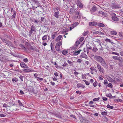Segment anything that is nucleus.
I'll return each instance as SVG.
<instances>
[{
    "label": "nucleus",
    "instance_id": "obj_1",
    "mask_svg": "<svg viewBox=\"0 0 123 123\" xmlns=\"http://www.w3.org/2000/svg\"><path fill=\"white\" fill-rule=\"evenodd\" d=\"M95 60L97 61L100 62L101 64L104 68H108V66L104 60L101 57L97 56L95 57Z\"/></svg>",
    "mask_w": 123,
    "mask_h": 123
},
{
    "label": "nucleus",
    "instance_id": "obj_2",
    "mask_svg": "<svg viewBox=\"0 0 123 123\" xmlns=\"http://www.w3.org/2000/svg\"><path fill=\"white\" fill-rule=\"evenodd\" d=\"M112 8L113 9H119L121 8V6L115 2L112 3L111 5Z\"/></svg>",
    "mask_w": 123,
    "mask_h": 123
},
{
    "label": "nucleus",
    "instance_id": "obj_3",
    "mask_svg": "<svg viewBox=\"0 0 123 123\" xmlns=\"http://www.w3.org/2000/svg\"><path fill=\"white\" fill-rule=\"evenodd\" d=\"M31 8L34 10L36 9L37 7H39V2L38 1L35 2H33L31 4Z\"/></svg>",
    "mask_w": 123,
    "mask_h": 123
},
{
    "label": "nucleus",
    "instance_id": "obj_4",
    "mask_svg": "<svg viewBox=\"0 0 123 123\" xmlns=\"http://www.w3.org/2000/svg\"><path fill=\"white\" fill-rule=\"evenodd\" d=\"M62 42L59 41L57 42L55 45V48L57 51H59L60 50V47L62 45Z\"/></svg>",
    "mask_w": 123,
    "mask_h": 123
},
{
    "label": "nucleus",
    "instance_id": "obj_5",
    "mask_svg": "<svg viewBox=\"0 0 123 123\" xmlns=\"http://www.w3.org/2000/svg\"><path fill=\"white\" fill-rule=\"evenodd\" d=\"M97 67L99 71L101 72L104 74L105 73V71L103 68H101V65L99 64H97Z\"/></svg>",
    "mask_w": 123,
    "mask_h": 123
},
{
    "label": "nucleus",
    "instance_id": "obj_6",
    "mask_svg": "<svg viewBox=\"0 0 123 123\" xmlns=\"http://www.w3.org/2000/svg\"><path fill=\"white\" fill-rule=\"evenodd\" d=\"M31 50L33 52H38L39 50L37 49V48L35 46H31L29 50Z\"/></svg>",
    "mask_w": 123,
    "mask_h": 123
},
{
    "label": "nucleus",
    "instance_id": "obj_7",
    "mask_svg": "<svg viewBox=\"0 0 123 123\" xmlns=\"http://www.w3.org/2000/svg\"><path fill=\"white\" fill-rule=\"evenodd\" d=\"M78 24L79 23L77 22L74 23L70 27V30H71L72 29L76 27Z\"/></svg>",
    "mask_w": 123,
    "mask_h": 123
},
{
    "label": "nucleus",
    "instance_id": "obj_8",
    "mask_svg": "<svg viewBox=\"0 0 123 123\" xmlns=\"http://www.w3.org/2000/svg\"><path fill=\"white\" fill-rule=\"evenodd\" d=\"M20 65L21 67L25 69L28 68V67L27 65L24 62H21L20 63Z\"/></svg>",
    "mask_w": 123,
    "mask_h": 123
},
{
    "label": "nucleus",
    "instance_id": "obj_9",
    "mask_svg": "<svg viewBox=\"0 0 123 123\" xmlns=\"http://www.w3.org/2000/svg\"><path fill=\"white\" fill-rule=\"evenodd\" d=\"M25 44L26 47V48H27V49L29 50L31 46L30 43L29 42H26L25 43Z\"/></svg>",
    "mask_w": 123,
    "mask_h": 123
},
{
    "label": "nucleus",
    "instance_id": "obj_10",
    "mask_svg": "<svg viewBox=\"0 0 123 123\" xmlns=\"http://www.w3.org/2000/svg\"><path fill=\"white\" fill-rule=\"evenodd\" d=\"M76 4L80 8H82L83 7L82 5L79 0H77L76 2Z\"/></svg>",
    "mask_w": 123,
    "mask_h": 123
},
{
    "label": "nucleus",
    "instance_id": "obj_11",
    "mask_svg": "<svg viewBox=\"0 0 123 123\" xmlns=\"http://www.w3.org/2000/svg\"><path fill=\"white\" fill-rule=\"evenodd\" d=\"M97 23L95 21L90 22L89 23V25L91 26H95L97 25Z\"/></svg>",
    "mask_w": 123,
    "mask_h": 123
},
{
    "label": "nucleus",
    "instance_id": "obj_12",
    "mask_svg": "<svg viewBox=\"0 0 123 123\" xmlns=\"http://www.w3.org/2000/svg\"><path fill=\"white\" fill-rule=\"evenodd\" d=\"M19 46L20 47L21 49H23L25 51L27 50V48L24 45L22 44H20L19 45Z\"/></svg>",
    "mask_w": 123,
    "mask_h": 123
},
{
    "label": "nucleus",
    "instance_id": "obj_13",
    "mask_svg": "<svg viewBox=\"0 0 123 123\" xmlns=\"http://www.w3.org/2000/svg\"><path fill=\"white\" fill-rule=\"evenodd\" d=\"M62 37V35H59L55 38V41L56 42H59L61 39Z\"/></svg>",
    "mask_w": 123,
    "mask_h": 123
},
{
    "label": "nucleus",
    "instance_id": "obj_14",
    "mask_svg": "<svg viewBox=\"0 0 123 123\" xmlns=\"http://www.w3.org/2000/svg\"><path fill=\"white\" fill-rule=\"evenodd\" d=\"M97 9V8L95 6H94L92 8L90 11L92 13L95 12V11H96Z\"/></svg>",
    "mask_w": 123,
    "mask_h": 123
},
{
    "label": "nucleus",
    "instance_id": "obj_15",
    "mask_svg": "<svg viewBox=\"0 0 123 123\" xmlns=\"http://www.w3.org/2000/svg\"><path fill=\"white\" fill-rule=\"evenodd\" d=\"M2 41L4 43H6L8 45H9L10 44V43L8 40L7 39H2Z\"/></svg>",
    "mask_w": 123,
    "mask_h": 123
},
{
    "label": "nucleus",
    "instance_id": "obj_16",
    "mask_svg": "<svg viewBox=\"0 0 123 123\" xmlns=\"http://www.w3.org/2000/svg\"><path fill=\"white\" fill-rule=\"evenodd\" d=\"M113 21H118L119 19L117 17L115 16H112L111 17Z\"/></svg>",
    "mask_w": 123,
    "mask_h": 123
},
{
    "label": "nucleus",
    "instance_id": "obj_17",
    "mask_svg": "<svg viewBox=\"0 0 123 123\" xmlns=\"http://www.w3.org/2000/svg\"><path fill=\"white\" fill-rule=\"evenodd\" d=\"M107 79L110 82H115V80L112 79L111 77H108L107 78Z\"/></svg>",
    "mask_w": 123,
    "mask_h": 123
},
{
    "label": "nucleus",
    "instance_id": "obj_18",
    "mask_svg": "<svg viewBox=\"0 0 123 123\" xmlns=\"http://www.w3.org/2000/svg\"><path fill=\"white\" fill-rule=\"evenodd\" d=\"M23 71L26 72H30L33 71L32 70H31L29 69H28L27 68H26V69H24Z\"/></svg>",
    "mask_w": 123,
    "mask_h": 123
},
{
    "label": "nucleus",
    "instance_id": "obj_19",
    "mask_svg": "<svg viewBox=\"0 0 123 123\" xmlns=\"http://www.w3.org/2000/svg\"><path fill=\"white\" fill-rule=\"evenodd\" d=\"M80 56L81 57L85 58H86L87 57V55L85 53H84L81 54L80 55Z\"/></svg>",
    "mask_w": 123,
    "mask_h": 123
},
{
    "label": "nucleus",
    "instance_id": "obj_20",
    "mask_svg": "<svg viewBox=\"0 0 123 123\" xmlns=\"http://www.w3.org/2000/svg\"><path fill=\"white\" fill-rule=\"evenodd\" d=\"M59 12H55L54 14V16L57 18H59Z\"/></svg>",
    "mask_w": 123,
    "mask_h": 123
},
{
    "label": "nucleus",
    "instance_id": "obj_21",
    "mask_svg": "<svg viewBox=\"0 0 123 123\" xmlns=\"http://www.w3.org/2000/svg\"><path fill=\"white\" fill-rule=\"evenodd\" d=\"M77 86L78 88H79L80 87L82 88H84L85 87L84 85L80 83L78 84L77 85Z\"/></svg>",
    "mask_w": 123,
    "mask_h": 123
},
{
    "label": "nucleus",
    "instance_id": "obj_22",
    "mask_svg": "<svg viewBox=\"0 0 123 123\" xmlns=\"http://www.w3.org/2000/svg\"><path fill=\"white\" fill-rule=\"evenodd\" d=\"M47 39V35H45L43 37L42 40L43 41H46Z\"/></svg>",
    "mask_w": 123,
    "mask_h": 123
},
{
    "label": "nucleus",
    "instance_id": "obj_23",
    "mask_svg": "<svg viewBox=\"0 0 123 123\" xmlns=\"http://www.w3.org/2000/svg\"><path fill=\"white\" fill-rule=\"evenodd\" d=\"M57 34V32H54L51 38L52 39H53L55 38V36Z\"/></svg>",
    "mask_w": 123,
    "mask_h": 123
},
{
    "label": "nucleus",
    "instance_id": "obj_24",
    "mask_svg": "<svg viewBox=\"0 0 123 123\" xmlns=\"http://www.w3.org/2000/svg\"><path fill=\"white\" fill-rule=\"evenodd\" d=\"M80 50H78L77 51H75L74 52V55H78L80 53Z\"/></svg>",
    "mask_w": 123,
    "mask_h": 123
},
{
    "label": "nucleus",
    "instance_id": "obj_25",
    "mask_svg": "<svg viewBox=\"0 0 123 123\" xmlns=\"http://www.w3.org/2000/svg\"><path fill=\"white\" fill-rule=\"evenodd\" d=\"M120 57H119L115 56H113L112 57V58L113 59L115 60H120L119 59H120Z\"/></svg>",
    "mask_w": 123,
    "mask_h": 123
},
{
    "label": "nucleus",
    "instance_id": "obj_26",
    "mask_svg": "<svg viewBox=\"0 0 123 123\" xmlns=\"http://www.w3.org/2000/svg\"><path fill=\"white\" fill-rule=\"evenodd\" d=\"M98 25L99 27H103L105 26L102 23H99L98 24Z\"/></svg>",
    "mask_w": 123,
    "mask_h": 123
},
{
    "label": "nucleus",
    "instance_id": "obj_27",
    "mask_svg": "<svg viewBox=\"0 0 123 123\" xmlns=\"http://www.w3.org/2000/svg\"><path fill=\"white\" fill-rule=\"evenodd\" d=\"M12 80L13 82H16L18 81V79L16 77H14L12 79Z\"/></svg>",
    "mask_w": 123,
    "mask_h": 123
},
{
    "label": "nucleus",
    "instance_id": "obj_28",
    "mask_svg": "<svg viewBox=\"0 0 123 123\" xmlns=\"http://www.w3.org/2000/svg\"><path fill=\"white\" fill-rule=\"evenodd\" d=\"M50 47L52 51H54V46L52 43H51L50 44Z\"/></svg>",
    "mask_w": 123,
    "mask_h": 123
},
{
    "label": "nucleus",
    "instance_id": "obj_29",
    "mask_svg": "<svg viewBox=\"0 0 123 123\" xmlns=\"http://www.w3.org/2000/svg\"><path fill=\"white\" fill-rule=\"evenodd\" d=\"M111 34L113 35H115L117 34V32L115 31H112L111 32Z\"/></svg>",
    "mask_w": 123,
    "mask_h": 123
},
{
    "label": "nucleus",
    "instance_id": "obj_30",
    "mask_svg": "<svg viewBox=\"0 0 123 123\" xmlns=\"http://www.w3.org/2000/svg\"><path fill=\"white\" fill-rule=\"evenodd\" d=\"M93 103L92 101H90L89 103L90 106L92 107H93L94 106L93 105Z\"/></svg>",
    "mask_w": 123,
    "mask_h": 123
},
{
    "label": "nucleus",
    "instance_id": "obj_31",
    "mask_svg": "<svg viewBox=\"0 0 123 123\" xmlns=\"http://www.w3.org/2000/svg\"><path fill=\"white\" fill-rule=\"evenodd\" d=\"M67 62L70 65V66H73V62L69 60H67Z\"/></svg>",
    "mask_w": 123,
    "mask_h": 123
},
{
    "label": "nucleus",
    "instance_id": "obj_32",
    "mask_svg": "<svg viewBox=\"0 0 123 123\" xmlns=\"http://www.w3.org/2000/svg\"><path fill=\"white\" fill-rule=\"evenodd\" d=\"M88 31H84L83 33V35L84 36H86L88 34Z\"/></svg>",
    "mask_w": 123,
    "mask_h": 123
},
{
    "label": "nucleus",
    "instance_id": "obj_33",
    "mask_svg": "<svg viewBox=\"0 0 123 123\" xmlns=\"http://www.w3.org/2000/svg\"><path fill=\"white\" fill-rule=\"evenodd\" d=\"M107 107L108 108H109L111 109H112L114 108V107L113 106H111L109 104H108L107 106Z\"/></svg>",
    "mask_w": 123,
    "mask_h": 123
},
{
    "label": "nucleus",
    "instance_id": "obj_34",
    "mask_svg": "<svg viewBox=\"0 0 123 123\" xmlns=\"http://www.w3.org/2000/svg\"><path fill=\"white\" fill-rule=\"evenodd\" d=\"M101 114L103 116H105L107 114V112L105 111L102 112L101 113Z\"/></svg>",
    "mask_w": 123,
    "mask_h": 123
},
{
    "label": "nucleus",
    "instance_id": "obj_35",
    "mask_svg": "<svg viewBox=\"0 0 123 123\" xmlns=\"http://www.w3.org/2000/svg\"><path fill=\"white\" fill-rule=\"evenodd\" d=\"M99 12H101V13L102 15V16L105 17L106 16V14L104 12H102L101 11H99Z\"/></svg>",
    "mask_w": 123,
    "mask_h": 123
},
{
    "label": "nucleus",
    "instance_id": "obj_36",
    "mask_svg": "<svg viewBox=\"0 0 123 123\" xmlns=\"http://www.w3.org/2000/svg\"><path fill=\"white\" fill-rule=\"evenodd\" d=\"M62 54L64 55L67 54L68 53V51L66 50H63L62 51Z\"/></svg>",
    "mask_w": 123,
    "mask_h": 123
},
{
    "label": "nucleus",
    "instance_id": "obj_37",
    "mask_svg": "<svg viewBox=\"0 0 123 123\" xmlns=\"http://www.w3.org/2000/svg\"><path fill=\"white\" fill-rule=\"evenodd\" d=\"M53 10L55 12H59L58 8L57 7L54 8Z\"/></svg>",
    "mask_w": 123,
    "mask_h": 123
},
{
    "label": "nucleus",
    "instance_id": "obj_38",
    "mask_svg": "<svg viewBox=\"0 0 123 123\" xmlns=\"http://www.w3.org/2000/svg\"><path fill=\"white\" fill-rule=\"evenodd\" d=\"M83 81L85 82V84L86 85H89L90 83L88 81L85 80H83Z\"/></svg>",
    "mask_w": 123,
    "mask_h": 123
},
{
    "label": "nucleus",
    "instance_id": "obj_39",
    "mask_svg": "<svg viewBox=\"0 0 123 123\" xmlns=\"http://www.w3.org/2000/svg\"><path fill=\"white\" fill-rule=\"evenodd\" d=\"M98 50L97 48L95 47H93L92 49V51L94 52H96Z\"/></svg>",
    "mask_w": 123,
    "mask_h": 123
},
{
    "label": "nucleus",
    "instance_id": "obj_40",
    "mask_svg": "<svg viewBox=\"0 0 123 123\" xmlns=\"http://www.w3.org/2000/svg\"><path fill=\"white\" fill-rule=\"evenodd\" d=\"M100 99L99 97H98L97 98H95L93 99V101H98Z\"/></svg>",
    "mask_w": 123,
    "mask_h": 123
},
{
    "label": "nucleus",
    "instance_id": "obj_41",
    "mask_svg": "<svg viewBox=\"0 0 123 123\" xmlns=\"http://www.w3.org/2000/svg\"><path fill=\"white\" fill-rule=\"evenodd\" d=\"M107 86L111 88H112L113 87L112 84L111 83H109L108 85Z\"/></svg>",
    "mask_w": 123,
    "mask_h": 123
},
{
    "label": "nucleus",
    "instance_id": "obj_42",
    "mask_svg": "<svg viewBox=\"0 0 123 123\" xmlns=\"http://www.w3.org/2000/svg\"><path fill=\"white\" fill-rule=\"evenodd\" d=\"M13 14L12 16V18H14L15 17L16 13V12L15 11H13Z\"/></svg>",
    "mask_w": 123,
    "mask_h": 123
},
{
    "label": "nucleus",
    "instance_id": "obj_43",
    "mask_svg": "<svg viewBox=\"0 0 123 123\" xmlns=\"http://www.w3.org/2000/svg\"><path fill=\"white\" fill-rule=\"evenodd\" d=\"M68 64L66 62H64V63L62 65V66L64 67H65L67 66Z\"/></svg>",
    "mask_w": 123,
    "mask_h": 123
},
{
    "label": "nucleus",
    "instance_id": "obj_44",
    "mask_svg": "<svg viewBox=\"0 0 123 123\" xmlns=\"http://www.w3.org/2000/svg\"><path fill=\"white\" fill-rule=\"evenodd\" d=\"M31 31H34L35 28L34 26H32L31 27Z\"/></svg>",
    "mask_w": 123,
    "mask_h": 123
},
{
    "label": "nucleus",
    "instance_id": "obj_45",
    "mask_svg": "<svg viewBox=\"0 0 123 123\" xmlns=\"http://www.w3.org/2000/svg\"><path fill=\"white\" fill-rule=\"evenodd\" d=\"M105 40L106 42H110L111 43H112V42L111 41V40L109 39L108 38H106L105 39Z\"/></svg>",
    "mask_w": 123,
    "mask_h": 123
},
{
    "label": "nucleus",
    "instance_id": "obj_46",
    "mask_svg": "<svg viewBox=\"0 0 123 123\" xmlns=\"http://www.w3.org/2000/svg\"><path fill=\"white\" fill-rule=\"evenodd\" d=\"M19 79L21 80V81H23L24 79V76L22 75H20L19 77Z\"/></svg>",
    "mask_w": 123,
    "mask_h": 123
},
{
    "label": "nucleus",
    "instance_id": "obj_47",
    "mask_svg": "<svg viewBox=\"0 0 123 123\" xmlns=\"http://www.w3.org/2000/svg\"><path fill=\"white\" fill-rule=\"evenodd\" d=\"M107 96L109 97L110 98H111L112 97V95L111 93H109L107 95Z\"/></svg>",
    "mask_w": 123,
    "mask_h": 123
},
{
    "label": "nucleus",
    "instance_id": "obj_48",
    "mask_svg": "<svg viewBox=\"0 0 123 123\" xmlns=\"http://www.w3.org/2000/svg\"><path fill=\"white\" fill-rule=\"evenodd\" d=\"M80 41H77L76 43V46H78L80 44Z\"/></svg>",
    "mask_w": 123,
    "mask_h": 123
},
{
    "label": "nucleus",
    "instance_id": "obj_49",
    "mask_svg": "<svg viewBox=\"0 0 123 123\" xmlns=\"http://www.w3.org/2000/svg\"><path fill=\"white\" fill-rule=\"evenodd\" d=\"M18 103L19 104V105L20 106H23V104L21 103L20 101L19 100H18Z\"/></svg>",
    "mask_w": 123,
    "mask_h": 123
},
{
    "label": "nucleus",
    "instance_id": "obj_50",
    "mask_svg": "<svg viewBox=\"0 0 123 123\" xmlns=\"http://www.w3.org/2000/svg\"><path fill=\"white\" fill-rule=\"evenodd\" d=\"M84 39V37H81L80 38V42H82L83 41Z\"/></svg>",
    "mask_w": 123,
    "mask_h": 123
},
{
    "label": "nucleus",
    "instance_id": "obj_51",
    "mask_svg": "<svg viewBox=\"0 0 123 123\" xmlns=\"http://www.w3.org/2000/svg\"><path fill=\"white\" fill-rule=\"evenodd\" d=\"M98 83L97 81H96L94 82L93 84V85L95 87L97 86Z\"/></svg>",
    "mask_w": 123,
    "mask_h": 123
},
{
    "label": "nucleus",
    "instance_id": "obj_52",
    "mask_svg": "<svg viewBox=\"0 0 123 123\" xmlns=\"http://www.w3.org/2000/svg\"><path fill=\"white\" fill-rule=\"evenodd\" d=\"M0 116L1 117H6V115L4 114H0Z\"/></svg>",
    "mask_w": 123,
    "mask_h": 123
},
{
    "label": "nucleus",
    "instance_id": "obj_53",
    "mask_svg": "<svg viewBox=\"0 0 123 123\" xmlns=\"http://www.w3.org/2000/svg\"><path fill=\"white\" fill-rule=\"evenodd\" d=\"M114 80H115V82H116V81L118 82H119L120 81V80L116 78H114Z\"/></svg>",
    "mask_w": 123,
    "mask_h": 123
},
{
    "label": "nucleus",
    "instance_id": "obj_54",
    "mask_svg": "<svg viewBox=\"0 0 123 123\" xmlns=\"http://www.w3.org/2000/svg\"><path fill=\"white\" fill-rule=\"evenodd\" d=\"M112 54H113L115 55H116L118 56L119 55V54L118 53L115 52H113L112 53Z\"/></svg>",
    "mask_w": 123,
    "mask_h": 123
},
{
    "label": "nucleus",
    "instance_id": "obj_55",
    "mask_svg": "<svg viewBox=\"0 0 123 123\" xmlns=\"http://www.w3.org/2000/svg\"><path fill=\"white\" fill-rule=\"evenodd\" d=\"M50 84L53 86H54L55 84V83L54 82H52V81H50Z\"/></svg>",
    "mask_w": 123,
    "mask_h": 123
},
{
    "label": "nucleus",
    "instance_id": "obj_56",
    "mask_svg": "<svg viewBox=\"0 0 123 123\" xmlns=\"http://www.w3.org/2000/svg\"><path fill=\"white\" fill-rule=\"evenodd\" d=\"M115 101H116L118 102H121L122 101V100L121 99H116L115 100Z\"/></svg>",
    "mask_w": 123,
    "mask_h": 123
},
{
    "label": "nucleus",
    "instance_id": "obj_57",
    "mask_svg": "<svg viewBox=\"0 0 123 123\" xmlns=\"http://www.w3.org/2000/svg\"><path fill=\"white\" fill-rule=\"evenodd\" d=\"M34 76L35 78H37L38 74L37 73H35L34 74Z\"/></svg>",
    "mask_w": 123,
    "mask_h": 123
},
{
    "label": "nucleus",
    "instance_id": "obj_58",
    "mask_svg": "<svg viewBox=\"0 0 123 123\" xmlns=\"http://www.w3.org/2000/svg\"><path fill=\"white\" fill-rule=\"evenodd\" d=\"M28 60L27 58H25L23 60V61L24 62L26 63L28 62Z\"/></svg>",
    "mask_w": 123,
    "mask_h": 123
},
{
    "label": "nucleus",
    "instance_id": "obj_59",
    "mask_svg": "<svg viewBox=\"0 0 123 123\" xmlns=\"http://www.w3.org/2000/svg\"><path fill=\"white\" fill-rule=\"evenodd\" d=\"M55 75L57 77L58 76V74L57 72H55L54 73Z\"/></svg>",
    "mask_w": 123,
    "mask_h": 123
},
{
    "label": "nucleus",
    "instance_id": "obj_60",
    "mask_svg": "<svg viewBox=\"0 0 123 123\" xmlns=\"http://www.w3.org/2000/svg\"><path fill=\"white\" fill-rule=\"evenodd\" d=\"M75 14L76 15H77L78 16L79 15V14H80V12L78 11H76L75 12Z\"/></svg>",
    "mask_w": 123,
    "mask_h": 123
},
{
    "label": "nucleus",
    "instance_id": "obj_61",
    "mask_svg": "<svg viewBox=\"0 0 123 123\" xmlns=\"http://www.w3.org/2000/svg\"><path fill=\"white\" fill-rule=\"evenodd\" d=\"M74 71H75V72H74V74L75 75H78V74H79L76 71V70H74Z\"/></svg>",
    "mask_w": 123,
    "mask_h": 123
},
{
    "label": "nucleus",
    "instance_id": "obj_62",
    "mask_svg": "<svg viewBox=\"0 0 123 123\" xmlns=\"http://www.w3.org/2000/svg\"><path fill=\"white\" fill-rule=\"evenodd\" d=\"M90 69L92 71H94L95 70V69L94 67H91L90 68Z\"/></svg>",
    "mask_w": 123,
    "mask_h": 123
},
{
    "label": "nucleus",
    "instance_id": "obj_63",
    "mask_svg": "<svg viewBox=\"0 0 123 123\" xmlns=\"http://www.w3.org/2000/svg\"><path fill=\"white\" fill-rule=\"evenodd\" d=\"M77 62L79 63H80L82 62V60L80 59H78Z\"/></svg>",
    "mask_w": 123,
    "mask_h": 123
},
{
    "label": "nucleus",
    "instance_id": "obj_64",
    "mask_svg": "<svg viewBox=\"0 0 123 123\" xmlns=\"http://www.w3.org/2000/svg\"><path fill=\"white\" fill-rule=\"evenodd\" d=\"M103 100L104 101H106L107 100V98L105 97H103L102 98Z\"/></svg>",
    "mask_w": 123,
    "mask_h": 123
}]
</instances>
